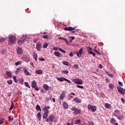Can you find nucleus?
<instances>
[{"mask_svg": "<svg viewBox=\"0 0 125 125\" xmlns=\"http://www.w3.org/2000/svg\"><path fill=\"white\" fill-rule=\"evenodd\" d=\"M97 107L95 105H91L90 104L88 105V110L89 111H92V112H95Z\"/></svg>", "mask_w": 125, "mask_h": 125, "instance_id": "5", "label": "nucleus"}, {"mask_svg": "<svg viewBox=\"0 0 125 125\" xmlns=\"http://www.w3.org/2000/svg\"><path fill=\"white\" fill-rule=\"evenodd\" d=\"M99 67L101 69H102L103 68V66H102V64H99Z\"/></svg>", "mask_w": 125, "mask_h": 125, "instance_id": "64", "label": "nucleus"}, {"mask_svg": "<svg viewBox=\"0 0 125 125\" xmlns=\"http://www.w3.org/2000/svg\"><path fill=\"white\" fill-rule=\"evenodd\" d=\"M23 71L24 72V74H25V75H27V76L30 75V72H29V71L27 70V68H24L23 69Z\"/></svg>", "mask_w": 125, "mask_h": 125, "instance_id": "16", "label": "nucleus"}, {"mask_svg": "<svg viewBox=\"0 0 125 125\" xmlns=\"http://www.w3.org/2000/svg\"><path fill=\"white\" fill-rule=\"evenodd\" d=\"M13 79L14 80L15 83H17L18 82L16 79V76H13Z\"/></svg>", "mask_w": 125, "mask_h": 125, "instance_id": "51", "label": "nucleus"}, {"mask_svg": "<svg viewBox=\"0 0 125 125\" xmlns=\"http://www.w3.org/2000/svg\"><path fill=\"white\" fill-rule=\"evenodd\" d=\"M83 48H81L80 50H79V53L81 55H82V54H83Z\"/></svg>", "mask_w": 125, "mask_h": 125, "instance_id": "36", "label": "nucleus"}, {"mask_svg": "<svg viewBox=\"0 0 125 125\" xmlns=\"http://www.w3.org/2000/svg\"><path fill=\"white\" fill-rule=\"evenodd\" d=\"M62 107L63 109H67L68 107H69V104H68V103L64 102L62 104Z\"/></svg>", "mask_w": 125, "mask_h": 125, "instance_id": "14", "label": "nucleus"}, {"mask_svg": "<svg viewBox=\"0 0 125 125\" xmlns=\"http://www.w3.org/2000/svg\"><path fill=\"white\" fill-rule=\"evenodd\" d=\"M24 85L26 87H29L30 88V85H29V83H28L27 82H24Z\"/></svg>", "mask_w": 125, "mask_h": 125, "instance_id": "43", "label": "nucleus"}, {"mask_svg": "<svg viewBox=\"0 0 125 125\" xmlns=\"http://www.w3.org/2000/svg\"><path fill=\"white\" fill-rule=\"evenodd\" d=\"M49 119L51 122H53V120L55 119V117L53 115H50L49 116Z\"/></svg>", "mask_w": 125, "mask_h": 125, "instance_id": "19", "label": "nucleus"}, {"mask_svg": "<svg viewBox=\"0 0 125 125\" xmlns=\"http://www.w3.org/2000/svg\"><path fill=\"white\" fill-rule=\"evenodd\" d=\"M77 87H78L79 88H82L83 89L84 88L83 87V86H81L80 85H76Z\"/></svg>", "mask_w": 125, "mask_h": 125, "instance_id": "48", "label": "nucleus"}, {"mask_svg": "<svg viewBox=\"0 0 125 125\" xmlns=\"http://www.w3.org/2000/svg\"><path fill=\"white\" fill-rule=\"evenodd\" d=\"M36 74H37V75H40V74H41V75H42V70H37L36 71Z\"/></svg>", "mask_w": 125, "mask_h": 125, "instance_id": "24", "label": "nucleus"}, {"mask_svg": "<svg viewBox=\"0 0 125 125\" xmlns=\"http://www.w3.org/2000/svg\"><path fill=\"white\" fill-rule=\"evenodd\" d=\"M39 60H40V61H44V59H43V58H40Z\"/></svg>", "mask_w": 125, "mask_h": 125, "instance_id": "59", "label": "nucleus"}, {"mask_svg": "<svg viewBox=\"0 0 125 125\" xmlns=\"http://www.w3.org/2000/svg\"><path fill=\"white\" fill-rule=\"evenodd\" d=\"M70 110L73 112L74 115H78V114H81V112L82 110L77 107H72V108H70Z\"/></svg>", "mask_w": 125, "mask_h": 125, "instance_id": "2", "label": "nucleus"}, {"mask_svg": "<svg viewBox=\"0 0 125 125\" xmlns=\"http://www.w3.org/2000/svg\"><path fill=\"white\" fill-rule=\"evenodd\" d=\"M21 67H20L19 68H17L16 71V74H19V73H20V71H21Z\"/></svg>", "mask_w": 125, "mask_h": 125, "instance_id": "39", "label": "nucleus"}, {"mask_svg": "<svg viewBox=\"0 0 125 125\" xmlns=\"http://www.w3.org/2000/svg\"><path fill=\"white\" fill-rule=\"evenodd\" d=\"M42 43H41V42H37L36 45L37 50L40 51V50H41V48H42Z\"/></svg>", "mask_w": 125, "mask_h": 125, "instance_id": "12", "label": "nucleus"}, {"mask_svg": "<svg viewBox=\"0 0 125 125\" xmlns=\"http://www.w3.org/2000/svg\"><path fill=\"white\" fill-rule=\"evenodd\" d=\"M32 55L33 56V58L35 59L36 61H37V58H38V54L35 52L33 53Z\"/></svg>", "mask_w": 125, "mask_h": 125, "instance_id": "20", "label": "nucleus"}, {"mask_svg": "<svg viewBox=\"0 0 125 125\" xmlns=\"http://www.w3.org/2000/svg\"><path fill=\"white\" fill-rule=\"evenodd\" d=\"M74 68L75 69H79V65L78 64H75L74 65Z\"/></svg>", "mask_w": 125, "mask_h": 125, "instance_id": "56", "label": "nucleus"}, {"mask_svg": "<svg viewBox=\"0 0 125 125\" xmlns=\"http://www.w3.org/2000/svg\"><path fill=\"white\" fill-rule=\"evenodd\" d=\"M120 111L119 110L116 109L114 111V113H116V114H119Z\"/></svg>", "mask_w": 125, "mask_h": 125, "instance_id": "52", "label": "nucleus"}, {"mask_svg": "<svg viewBox=\"0 0 125 125\" xmlns=\"http://www.w3.org/2000/svg\"><path fill=\"white\" fill-rule=\"evenodd\" d=\"M80 123H81V120L80 119H78L75 122V124L76 125H79Z\"/></svg>", "mask_w": 125, "mask_h": 125, "instance_id": "40", "label": "nucleus"}, {"mask_svg": "<svg viewBox=\"0 0 125 125\" xmlns=\"http://www.w3.org/2000/svg\"><path fill=\"white\" fill-rule=\"evenodd\" d=\"M63 65H65V66H69V62L66 61H63L62 62Z\"/></svg>", "mask_w": 125, "mask_h": 125, "instance_id": "28", "label": "nucleus"}, {"mask_svg": "<svg viewBox=\"0 0 125 125\" xmlns=\"http://www.w3.org/2000/svg\"><path fill=\"white\" fill-rule=\"evenodd\" d=\"M74 82L77 84H83V80L82 79H76L74 80Z\"/></svg>", "mask_w": 125, "mask_h": 125, "instance_id": "7", "label": "nucleus"}, {"mask_svg": "<svg viewBox=\"0 0 125 125\" xmlns=\"http://www.w3.org/2000/svg\"><path fill=\"white\" fill-rule=\"evenodd\" d=\"M94 52H96V53H97V54H98V55H101V53H99V52H98V51L97 50H96V49H94Z\"/></svg>", "mask_w": 125, "mask_h": 125, "instance_id": "41", "label": "nucleus"}, {"mask_svg": "<svg viewBox=\"0 0 125 125\" xmlns=\"http://www.w3.org/2000/svg\"><path fill=\"white\" fill-rule=\"evenodd\" d=\"M52 98V96L50 95L47 99V101H50Z\"/></svg>", "mask_w": 125, "mask_h": 125, "instance_id": "45", "label": "nucleus"}, {"mask_svg": "<svg viewBox=\"0 0 125 125\" xmlns=\"http://www.w3.org/2000/svg\"><path fill=\"white\" fill-rule=\"evenodd\" d=\"M58 39H59V40H62V41H64V42H66V43H67V44H69V41L65 38L59 37V38H58Z\"/></svg>", "mask_w": 125, "mask_h": 125, "instance_id": "13", "label": "nucleus"}, {"mask_svg": "<svg viewBox=\"0 0 125 125\" xmlns=\"http://www.w3.org/2000/svg\"><path fill=\"white\" fill-rule=\"evenodd\" d=\"M7 83H8V84H12V80H8Z\"/></svg>", "mask_w": 125, "mask_h": 125, "instance_id": "47", "label": "nucleus"}, {"mask_svg": "<svg viewBox=\"0 0 125 125\" xmlns=\"http://www.w3.org/2000/svg\"><path fill=\"white\" fill-rule=\"evenodd\" d=\"M117 89L119 93H121L122 95L125 94V89L122 88L121 86H118L117 87Z\"/></svg>", "mask_w": 125, "mask_h": 125, "instance_id": "4", "label": "nucleus"}, {"mask_svg": "<svg viewBox=\"0 0 125 125\" xmlns=\"http://www.w3.org/2000/svg\"><path fill=\"white\" fill-rule=\"evenodd\" d=\"M37 111H40V112H42V109H41V106H40V105L37 104L36 106Z\"/></svg>", "mask_w": 125, "mask_h": 125, "instance_id": "25", "label": "nucleus"}, {"mask_svg": "<svg viewBox=\"0 0 125 125\" xmlns=\"http://www.w3.org/2000/svg\"><path fill=\"white\" fill-rule=\"evenodd\" d=\"M64 81H65V82H67L68 83H71L70 81L69 80H68V79H66V78H65V79Z\"/></svg>", "mask_w": 125, "mask_h": 125, "instance_id": "57", "label": "nucleus"}, {"mask_svg": "<svg viewBox=\"0 0 125 125\" xmlns=\"http://www.w3.org/2000/svg\"><path fill=\"white\" fill-rule=\"evenodd\" d=\"M88 125H94V123L91 121L88 122Z\"/></svg>", "mask_w": 125, "mask_h": 125, "instance_id": "46", "label": "nucleus"}, {"mask_svg": "<svg viewBox=\"0 0 125 125\" xmlns=\"http://www.w3.org/2000/svg\"><path fill=\"white\" fill-rule=\"evenodd\" d=\"M49 113V111L48 110H46L45 112L43 114V116H42L43 119H46V118H47V116L48 115Z\"/></svg>", "mask_w": 125, "mask_h": 125, "instance_id": "11", "label": "nucleus"}, {"mask_svg": "<svg viewBox=\"0 0 125 125\" xmlns=\"http://www.w3.org/2000/svg\"><path fill=\"white\" fill-rule=\"evenodd\" d=\"M73 101H75V102H77V103H81L82 102V100L79 99V98L75 97L73 99Z\"/></svg>", "mask_w": 125, "mask_h": 125, "instance_id": "18", "label": "nucleus"}, {"mask_svg": "<svg viewBox=\"0 0 125 125\" xmlns=\"http://www.w3.org/2000/svg\"><path fill=\"white\" fill-rule=\"evenodd\" d=\"M17 54L18 55H21L23 53V49L21 47H18L16 49Z\"/></svg>", "mask_w": 125, "mask_h": 125, "instance_id": "6", "label": "nucleus"}, {"mask_svg": "<svg viewBox=\"0 0 125 125\" xmlns=\"http://www.w3.org/2000/svg\"><path fill=\"white\" fill-rule=\"evenodd\" d=\"M118 120H120V121H122V120H124L125 119V117L124 115H120L118 117Z\"/></svg>", "mask_w": 125, "mask_h": 125, "instance_id": "33", "label": "nucleus"}, {"mask_svg": "<svg viewBox=\"0 0 125 125\" xmlns=\"http://www.w3.org/2000/svg\"><path fill=\"white\" fill-rule=\"evenodd\" d=\"M22 64V62L21 61H18V62H15V65L16 66H18L19 65H21Z\"/></svg>", "mask_w": 125, "mask_h": 125, "instance_id": "35", "label": "nucleus"}, {"mask_svg": "<svg viewBox=\"0 0 125 125\" xmlns=\"http://www.w3.org/2000/svg\"><path fill=\"white\" fill-rule=\"evenodd\" d=\"M37 117L39 121H41V120H42V114H41V112H39L37 114Z\"/></svg>", "mask_w": 125, "mask_h": 125, "instance_id": "26", "label": "nucleus"}, {"mask_svg": "<svg viewBox=\"0 0 125 125\" xmlns=\"http://www.w3.org/2000/svg\"><path fill=\"white\" fill-rule=\"evenodd\" d=\"M62 73L63 74H68L69 73V71L68 70H63L62 71Z\"/></svg>", "mask_w": 125, "mask_h": 125, "instance_id": "49", "label": "nucleus"}, {"mask_svg": "<svg viewBox=\"0 0 125 125\" xmlns=\"http://www.w3.org/2000/svg\"><path fill=\"white\" fill-rule=\"evenodd\" d=\"M33 88H35V90H37V91L39 90V87H38V86H35V87H33Z\"/></svg>", "mask_w": 125, "mask_h": 125, "instance_id": "58", "label": "nucleus"}, {"mask_svg": "<svg viewBox=\"0 0 125 125\" xmlns=\"http://www.w3.org/2000/svg\"><path fill=\"white\" fill-rule=\"evenodd\" d=\"M118 84L119 85H121V86H124V84L121 82H118Z\"/></svg>", "mask_w": 125, "mask_h": 125, "instance_id": "54", "label": "nucleus"}, {"mask_svg": "<svg viewBox=\"0 0 125 125\" xmlns=\"http://www.w3.org/2000/svg\"><path fill=\"white\" fill-rule=\"evenodd\" d=\"M77 55L78 57H81V56H82V55H80V54L79 52L77 53Z\"/></svg>", "mask_w": 125, "mask_h": 125, "instance_id": "62", "label": "nucleus"}, {"mask_svg": "<svg viewBox=\"0 0 125 125\" xmlns=\"http://www.w3.org/2000/svg\"><path fill=\"white\" fill-rule=\"evenodd\" d=\"M69 55L70 57H73L74 56V54H73V52H70L69 53Z\"/></svg>", "mask_w": 125, "mask_h": 125, "instance_id": "55", "label": "nucleus"}, {"mask_svg": "<svg viewBox=\"0 0 125 125\" xmlns=\"http://www.w3.org/2000/svg\"><path fill=\"white\" fill-rule=\"evenodd\" d=\"M28 39H29L28 38V36L27 35L23 36V37L19 41L18 44H19L20 45H21L22 43L24 42L25 41L28 40Z\"/></svg>", "mask_w": 125, "mask_h": 125, "instance_id": "3", "label": "nucleus"}, {"mask_svg": "<svg viewBox=\"0 0 125 125\" xmlns=\"http://www.w3.org/2000/svg\"><path fill=\"white\" fill-rule=\"evenodd\" d=\"M65 97H66V93H65V92L63 91L60 96V100H63V99H64Z\"/></svg>", "mask_w": 125, "mask_h": 125, "instance_id": "10", "label": "nucleus"}, {"mask_svg": "<svg viewBox=\"0 0 125 125\" xmlns=\"http://www.w3.org/2000/svg\"><path fill=\"white\" fill-rule=\"evenodd\" d=\"M109 88L110 89H114V88H115V85H114V84H112V83H109Z\"/></svg>", "mask_w": 125, "mask_h": 125, "instance_id": "23", "label": "nucleus"}, {"mask_svg": "<svg viewBox=\"0 0 125 125\" xmlns=\"http://www.w3.org/2000/svg\"><path fill=\"white\" fill-rule=\"evenodd\" d=\"M121 101H122L123 103H125V99H124V98H121Z\"/></svg>", "mask_w": 125, "mask_h": 125, "instance_id": "60", "label": "nucleus"}, {"mask_svg": "<svg viewBox=\"0 0 125 125\" xmlns=\"http://www.w3.org/2000/svg\"><path fill=\"white\" fill-rule=\"evenodd\" d=\"M47 46H48V44L47 43L44 42L43 44V48H47Z\"/></svg>", "mask_w": 125, "mask_h": 125, "instance_id": "34", "label": "nucleus"}, {"mask_svg": "<svg viewBox=\"0 0 125 125\" xmlns=\"http://www.w3.org/2000/svg\"><path fill=\"white\" fill-rule=\"evenodd\" d=\"M8 121L10 122V121H13V118H11V117L8 116Z\"/></svg>", "mask_w": 125, "mask_h": 125, "instance_id": "53", "label": "nucleus"}, {"mask_svg": "<svg viewBox=\"0 0 125 125\" xmlns=\"http://www.w3.org/2000/svg\"><path fill=\"white\" fill-rule=\"evenodd\" d=\"M59 50H60V51H61V52L66 53V51H65V50H63L62 49H61V48H59Z\"/></svg>", "mask_w": 125, "mask_h": 125, "instance_id": "44", "label": "nucleus"}, {"mask_svg": "<svg viewBox=\"0 0 125 125\" xmlns=\"http://www.w3.org/2000/svg\"><path fill=\"white\" fill-rule=\"evenodd\" d=\"M42 37L43 38V39H48V35H42Z\"/></svg>", "mask_w": 125, "mask_h": 125, "instance_id": "50", "label": "nucleus"}, {"mask_svg": "<svg viewBox=\"0 0 125 125\" xmlns=\"http://www.w3.org/2000/svg\"><path fill=\"white\" fill-rule=\"evenodd\" d=\"M105 107L107 109H111V107H112V105L108 103H105Z\"/></svg>", "mask_w": 125, "mask_h": 125, "instance_id": "21", "label": "nucleus"}, {"mask_svg": "<svg viewBox=\"0 0 125 125\" xmlns=\"http://www.w3.org/2000/svg\"><path fill=\"white\" fill-rule=\"evenodd\" d=\"M54 50H58V47H54L53 48Z\"/></svg>", "mask_w": 125, "mask_h": 125, "instance_id": "61", "label": "nucleus"}, {"mask_svg": "<svg viewBox=\"0 0 125 125\" xmlns=\"http://www.w3.org/2000/svg\"><path fill=\"white\" fill-rule=\"evenodd\" d=\"M14 106V103H13V102H11V105L9 108L10 111H12V110L13 109V107Z\"/></svg>", "mask_w": 125, "mask_h": 125, "instance_id": "29", "label": "nucleus"}, {"mask_svg": "<svg viewBox=\"0 0 125 125\" xmlns=\"http://www.w3.org/2000/svg\"><path fill=\"white\" fill-rule=\"evenodd\" d=\"M72 98H73V96H69L68 99L69 100H71V99H72Z\"/></svg>", "mask_w": 125, "mask_h": 125, "instance_id": "63", "label": "nucleus"}, {"mask_svg": "<svg viewBox=\"0 0 125 125\" xmlns=\"http://www.w3.org/2000/svg\"><path fill=\"white\" fill-rule=\"evenodd\" d=\"M32 88L34 87H36L37 86V82L36 81L33 80V81L32 82V85H31Z\"/></svg>", "mask_w": 125, "mask_h": 125, "instance_id": "17", "label": "nucleus"}, {"mask_svg": "<svg viewBox=\"0 0 125 125\" xmlns=\"http://www.w3.org/2000/svg\"><path fill=\"white\" fill-rule=\"evenodd\" d=\"M54 55L57 56V57H63L62 54H61V53H59V52H55Z\"/></svg>", "mask_w": 125, "mask_h": 125, "instance_id": "15", "label": "nucleus"}, {"mask_svg": "<svg viewBox=\"0 0 125 125\" xmlns=\"http://www.w3.org/2000/svg\"><path fill=\"white\" fill-rule=\"evenodd\" d=\"M6 39L4 37H1L0 39V42H4L5 41Z\"/></svg>", "mask_w": 125, "mask_h": 125, "instance_id": "38", "label": "nucleus"}, {"mask_svg": "<svg viewBox=\"0 0 125 125\" xmlns=\"http://www.w3.org/2000/svg\"><path fill=\"white\" fill-rule=\"evenodd\" d=\"M87 51H88L89 54H92L93 56H94V57H95L96 54L95 53H93V52H92V49L91 48V47H89L88 48Z\"/></svg>", "mask_w": 125, "mask_h": 125, "instance_id": "8", "label": "nucleus"}, {"mask_svg": "<svg viewBox=\"0 0 125 125\" xmlns=\"http://www.w3.org/2000/svg\"><path fill=\"white\" fill-rule=\"evenodd\" d=\"M105 73L107 75H108V76H109V77H114V76L113 75V74H110V72H107V70L105 71Z\"/></svg>", "mask_w": 125, "mask_h": 125, "instance_id": "37", "label": "nucleus"}, {"mask_svg": "<svg viewBox=\"0 0 125 125\" xmlns=\"http://www.w3.org/2000/svg\"><path fill=\"white\" fill-rule=\"evenodd\" d=\"M6 73L8 77H9V78H11V77H12V74H11V73H10V72L7 71Z\"/></svg>", "mask_w": 125, "mask_h": 125, "instance_id": "30", "label": "nucleus"}, {"mask_svg": "<svg viewBox=\"0 0 125 125\" xmlns=\"http://www.w3.org/2000/svg\"><path fill=\"white\" fill-rule=\"evenodd\" d=\"M65 78L63 77L62 78H58L57 80L58 81H60V82H64L65 81Z\"/></svg>", "mask_w": 125, "mask_h": 125, "instance_id": "27", "label": "nucleus"}, {"mask_svg": "<svg viewBox=\"0 0 125 125\" xmlns=\"http://www.w3.org/2000/svg\"><path fill=\"white\" fill-rule=\"evenodd\" d=\"M110 123L114 125V124H115V123H116V120H115L114 118H111L110 119Z\"/></svg>", "mask_w": 125, "mask_h": 125, "instance_id": "31", "label": "nucleus"}, {"mask_svg": "<svg viewBox=\"0 0 125 125\" xmlns=\"http://www.w3.org/2000/svg\"><path fill=\"white\" fill-rule=\"evenodd\" d=\"M43 87L46 90H48V89H49V86H48V85L46 84H43Z\"/></svg>", "mask_w": 125, "mask_h": 125, "instance_id": "22", "label": "nucleus"}, {"mask_svg": "<svg viewBox=\"0 0 125 125\" xmlns=\"http://www.w3.org/2000/svg\"><path fill=\"white\" fill-rule=\"evenodd\" d=\"M5 119L4 118H1L0 119V125H2L3 123H4Z\"/></svg>", "mask_w": 125, "mask_h": 125, "instance_id": "32", "label": "nucleus"}, {"mask_svg": "<svg viewBox=\"0 0 125 125\" xmlns=\"http://www.w3.org/2000/svg\"><path fill=\"white\" fill-rule=\"evenodd\" d=\"M16 42V37L15 36L13 35L9 37L8 43L10 44V45H12V44H13V43H14Z\"/></svg>", "mask_w": 125, "mask_h": 125, "instance_id": "1", "label": "nucleus"}, {"mask_svg": "<svg viewBox=\"0 0 125 125\" xmlns=\"http://www.w3.org/2000/svg\"><path fill=\"white\" fill-rule=\"evenodd\" d=\"M48 109H50V106H45L44 108H43V110H48Z\"/></svg>", "mask_w": 125, "mask_h": 125, "instance_id": "42", "label": "nucleus"}, {"mask_svg": "<svg viewBox=\"0 0 125 125\" xmlns=\"http://www.w3.org/2000/svg\"><path fill=\"white\" fill-rule=\"evenodd\" d=\"M63 30H65V31H75L76 30V27H65L63 29Z\"/></svg>", "mask_w": 125, "mask_h": 125, "instance_id": "9", "label": "nucleus"}]
</instances>
